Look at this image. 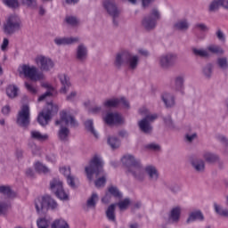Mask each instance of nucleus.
Masks as SVG:
<instances>
[{
	"label": "nucleus",
	"mask_w": 228,
	"mask_h": 228,
	"mask_svg": "<svg viewBox=\"0 0 228 228\" xmlns=\"http://www.w3.org/2000/svg\"><path fill=\"white\" fill-rule=\"evenodd\" d=\"M35 206L37 213H47L49 209L54 210L58 208V203L49 195L36 199Z\"/></svg>",
	"instance_id": "nucleus-4"
},
{
	"label": "nucleus",
	"mask_w": 228,
	"mask_h": 228,
	"mask_svg": "<svg viewBox=\"0 0 228 228\" xmlns=\"http://www.w3.org/2000/svg\"><path fill=\"white\" fill-rule=\"evenodd\" d=\"M20 74H23L25 77H29L32 81H40L42 75L37 73V67L23 64L21 66V70H19Z\"/></svg>",
	"instance_id": "nucleus-12"
},
{
	"label": "nucleus",
	"mask_w": 228,
	"mask_h": 228,
	"mask_svg": "<svg viewBox=\"0 0 228 228\" xmlns=\"http://www.w3.org/2000/svg\"><path fill=\"white\" fill-rule=\"evenodd\" d=\"M50 190L61 200H69V194L63 189V182L60 179H53L50 182Z\"/></svg>",
	"instance_id": "nucleus-8"
},
{
	"label": "nucleus",
	"mask_w": 228,
	"mask_h": 228,
	"mask_svg": "<svg viewBox=\"0 0 228 228\" xmlns=\"http://www.w3.org/2000/svg\"><path fill=\"white\" fill-rule=\"evenodd\" d=\"M99 202V194L97 192H93L92 195L87 199L86 205L83 206L85 211H89L90 209H95L97 208V203Z\"/></svg>",
	"instance_id": "nucleus-21"
},
{
	"label": "nucleus",
	"mask_w": 228,
	"mask_h": 228,
	"mask_svg": "<svg viewBox=\"0 0 228 228\" xmlns=\"http://www.w3.org/2000/svg\"><path fill=\"white\" fill-rule=\"evenodd\" d=\"M217 65L219 68H221L223 70H226L228 69V61L227 57H221L217 59Z\"/></svg>",
	"instance_id": "nucleus-50"
},
{
	"label": "nucleus",
	"mask_w": 228,
	"mask_h": 228,
	"mask_svg": "<svg viewBox=\"0 0 228 228\" xmlns=\"http://www.w3.org/2000/svg\"><path fill=\"white\" fill-rule=\"evenodd\" d=\"M128 56L129 51L118 52L114 59V67L118 69H122L124 63H126Z\"/></svg>",
	"instance_id": "nucleus-15"
},
{
	"label": "nucleus",
	"mask_w": 228,
	"mask_h": 228,
	"mask_svg": "<svg viewBox=\"0 0 228 228\" xmlns=\"http://www.w3.org/2000/svg\"><path fill=\"white\" fill-rule=\"evenodd\" d=\"M146 149L156 151H159L161 149V146H159V144L151 143L146 146Z\"/></svg>",
	"instance_id": "nucleus-62"
},
{
	"label": "nucleus",
	"mask_w": 228,
	"mask_h": 228,
	"mask_svg": "<svg viewBox=\"0 0 228 228\" xmlns=\"http://www.w3.org/2000/svg\"><path fill=\"white\" fill-rule=\"evenodd\" d=\"M183 208L180 206L174 207L169 212V220H171L174 224H177L179 220H181V213Z\"/></svg>",
	"instance_id": "nucleus-29"
},
{
	"label": "nucleus",
	"mask_w": 228,
	"mask_h": 228,
	"mask_svg": "<svg viewBox=\"0 0 228 228\" xmlns=\"http://www.w3.org/2000/svg\"><path fill=\"white\" fill-rule=\"evenodd\" d=\"M69 136H70V129H69L67 126H63V125H61L58 131L59 140L65 143V142H69Z\"/></svg>",
	"instance_id": "nucleus-30"
},
{
	"label": "nucleus",
	"mask_w": 228,
	"mask_h": 228,
	"mask_svg": "<svg viewBox=\"0 0 228 228\" xmlns=\"http://www.w3.org/2000/svg\"><path fill=\"white\" fill-rule=\"evenodd\" d=\"M16 124L20 127H23L24 129H28L29 127V124H31V114L29 111V105H22L21 109L18 112Z\"/></svg>",
	"instance_id": "nucleus-6"
},
{
	"label": "nucleus",
	"mask_w": 228,
	"mask_h": 228,
	"mask_svg": "<svg viewBox=\"0 0 228 228\" xmlns=\"http://www.w3.org/2000/svg\"><path fill=\"white\" fill-rule=\"evenodd\" d=\"M139 114H141L142 117H144L138 122L139 128L144 134H151V133H152V125L151 124L155 120H158V114H151V110L145 107L139 109Z\"/></svg>",
	"instance_id": "nucleus-3"
},
{
	"label": "nucleus",
	"mask_w": 228,
	"mask_h": 228,
	"mask_svg": "<svg viewBox=\"0 0 228 228\" xmlns=\"http://www.w3.org/2000/svg\"><path fill=\"white\" fill-rule=\"evenodd\" d=\"M61 122H64L65 126H69V124L71 127H77L79 126V123H77L76 118L70 114H68L65 110L61 112V119L55 121V126H60Z\"/></svg>",
	"instance_id": "nucleus-14"
},
{
	"label": "nucleus",
	"mask_w": 228,
	"mask_h": 228,
	"mask_svg": "<svg viewBox=\"0 0 228 228\" xmlns=\"http://www.w3.org/2000/svg\"><path fill=\"white\" fill-rule=\"evenodd\" d=\"M67 183L69 184V186H70V188H72V190H77V178H76L74 175H70L69 176H68L66 178Z\"/></svg>",
	"instance_id": "nucleus-48"
},
{
	"label": "nucleus",
	"mask_w": 228,
	"mask_h": 228,
	"mask_svg": "<svg viewBox=\"0 0 228 228\" xmlns=\"http://www.w3.org/2000/svg\"><path fill=\"white\" fill-rule=\"evenodd\" d=\"M85 127L88 133H91L94 136V138H99V134H97V131L94 127V120L92 119H87L85 122Z\"/></svg>",
	"instance_id": "nucleus-36"
},
{
	"label": "nucleus",
	"mask_w": 228,
	"mask_h": 228,
	"mask_svg": "<svg viewBox=\"0 0 228 228\" xmlns=\"http://www.w3.org/2000/svg\"><path fill=\"white\" fill-rule=\"evenodd\" d=\"M166 108H174L175 106V97L170 93H164L161 94Z\"/></svg>",
	"instance_id": "nucleus-27"
},
{
	"label": "nucleus",
	"mask_w": 228,
	"mask_h": 228,
	"mask_svg": "<svg viewBox=\"0 0 228 228\" xmlns=\"http://www.w3.org/2000/svg\"><path fill=\"white\" fill-rule=\"evenodd\" d=\"M164 124L167 126V127H169V129H174V120L172 119V116L167 115L166 117H163Z\"/></svg>",
	"instance_id": "nucleus-51"
},
{
	"label": "nucleus",
	"mask_w": 228,
	"mask_h": 228,
	"mask_svg": "<svg viewBox=\"0 0 228 228\" xmlns=\"http://www.w3.org/2000/svg\"><path fill=\"white\" fill-rule=\"evenodd\" d=\"M216 138V141L220 142V143H222V145L224 147V155L228 156V138L224 134H217Z\"/></svg>",
	"instance_id": "nucleus-38"
},
{
	"label": "nucleus",
	"mask_w": 228,
	"mask_h": 228,
	"mask_svg": "<svg viewBox=\"0 0 228 228\" xmlns=\"http://www.w3.org/2000/svg\"><path fill=\"white\" fill-rule=\"evenodd\" d=\"M77 95V93L76 91H73L67 95L66 100L69 101V102H72L74 99H76Z\"/></svg>",
	"instance_id": "nucleus-64"
},
{
	"label": "nucleus",
	"mask_w": 228,
	"mask_h": 228,
	"mask_svg": "<svg viewBox=\"0 0 228 228\" xmlns=\"http://www.w3.org/2000/svg\"><path fill=\"white\" fill-rule=\"evenodd\" d=\"M76 58L77 61L79 63H85V61L88 60V48L85 45V44H80L77 45Z\"/></svg>",
	"instance_id": "nucleus-16"
},
{
	"label": "nucleus",
	"mask_w": 228,
	"mask_h": 228,
	"mask_svg": "<svg viewBox=\"0 0 228 228\" xmlns=\"http://www.w3.org/2000/svg\"><path fill=\"white\" fill-rule=\"evenodd\" d=\"M50 108L47 109L46 113L42 111L37 117V122L40 126H47L53 113H58V105L53 104V102H48Z\"/></svg>",
	"instance_id": "nucleus-11"
},
{
	"label": "nucleus",
	"mask_w": 228,
	"mask_h": 228,
	"mask_svg": "<svg viewBox=\"0 0 228 228\" xmlns=\"http://www.w3.org/2000/svg\"><path fill=\"white\" fill-rule=\"evenodd\" d=\"M10 208V203L0 201V215H6Z\"/></svg>",
	"instance_id": "nucleus-53"
},
{
	"label": "nucleus",
	"mask_w": 228,
	"mask_h": 228,
	"mask_svg": "<svg viewBox=\"0 0 228 228\" xmlns=\"http://www.w3.org/2000/svg\"><path fill=\"white\" fill-rule=\"evenodd\" d=\"M118 104H120V99L114 98L104 102L103 106H105V108H117Z\"/></svg>",
	"instance_id": "nucleus-43"
},
{
	"label": "nucleus",
	"mask_w": 228,
	"mask_h": 228,
	"mask_svg": "<svg viewBox=\"0 0 228 228\" xmlns=\"http://www.w3.org/2000/svg\"><path fill=\"white\" fill-rule=\"evenodd\" d=\"M103 8L108 13L109 17H111L113 27L118 28L120 24L121 11L118 9L117 4L111 0H106L103 2Z\"/></svg>",
	"instance_id": "nucleus-5"
},
{
	"label": "nucleus",
	"mask_w": 228,
	"mask_h": 228,
	"mask_svg": "<svg viewBox=\"0 0 228 228\" xmlns=\"http://www.w3.org/2000/svg\"><path fill=\"white\" fill-rule=\"evenodd\" d=\"M53 42L56 45H72L79 42V37H55Z\"/></svg>",
	"instance_id": "nucleus-24"
},
{
	"label": "nucleus",
	"mask_w": 228,
	"mask_h": 228,
	"mask_svg": "<svg viewBox=\"0 0 228 228\" xmlns=\"http://www.w3.org/2000/svg\"><path fill=\"white\" fill-rule=\"evenodd\" d=\"M58 77L61 85L60 93L66 94L67 92H69V90L70 89V86H72V84L70 83V77H69V75L67 74H59Z\"/></svg>",
	"instance_id": "nucleus-19"
},
{
	"label": "nucleus",
	"mask_w": 228,
	"mask_h": 228,
	"mask_svg": "<svg viewBox=\"0 0 228 228\" xmlns=\"http://www.w3.org/2000/svg\"><path fill=\"white\" fill-rule=\"evenodd\" d=\"M45 88H47L48 91H46L44 94H42L38 98V102H42V101H45L47 99V97H53V93L54 92V87L51 86L49 84H45Z\"/></svg>",
	"instance_id": "nucleus-40"
},
{
	"label": "nucleus",
	"mask_w": 228,
	"mask_h": 228,
	"mask_svg": "<svg viewBox=\"0 0 228 228\" xmlns=\"http://www.w3.org/2000/svg\"><path fill=\"white\" fill-rule=\"evenodd\" d=\"M167 188H168L170 190V191H172V193H178L181 190V188L179 187V185L174 183H166Z\"/></svg>",
	"instance_id": "nucleus-57"
},
{
	"label": "nucleus",
	"mask_w": 228,
	"mask_h": 228,
	"mask_svg": "<svg viewBox=\"0 0 228 228\" xmlns=\"http://www.w3.org/2000/svg\"><path fill=\"white\" fill-rule=\"evenodd\" d=\"M191 52L194 56H199L200 58H209V53L208 52V50L192 47Z\"/></svg>",
	"instance_id": "nucleus-41"
},
{
	"label": "nucleus",
	"mask_w": 228,
	"mask_h": 228,
	"mask_svg": "<svg viewBox=\"0 0 228 228\" xmlns=\"http://www.w3.org/2000/svg\"><path fill=\"white\" fill-rule=\"evenodd\" d=\"M177 53H167L165 54H162L159 58V65L161 67V69H164L165 70H167V69H171V67H174L175 63H177Z\"/></svg>",
	"instance_id": "nucleus-10"
},
{
	"label": "nucleus",
	"mask_w": 228,
	"mask_h": 228,
	"mask_svg": "<svg viewBox=\"0 0 228 228\" xmlns=\"http://www.w3.org/2000/svg\"><path fill=\"white\" fill-rule=\"evenodd\" d=\"M117 204L118 208H119L120 211H126L127 208H129V204H131V200L129 198H126L124 200H121Z\"/></svg>",
	"instance_id": "nucleus-46"
},
{
	"label": "nucleus",
	"mask_w": 228,
	"mask_h": 228,
	"mask_svg": "<svg viewBox=\"0 0 228 228\" xmlns=\"http://www.w3.org/2000/svg\"><path fill=\"white\" fill-rule=\"evenodd\" d=\"M51 228H70V225H69V223L65 221L63 218L55 219L52 224Z\"/></svg>",
	"instance_id": "nucleus-35"
},
{
	"label": "nucleus",
	"mask_w": 228,
	"mask_h": 228,
	"mask_svg": "<svg viewBox=\"0 0 228 228\" xmlns=\"http://www.w3.org/2000/svg\"><path fill=\"white\" fill-rule=\"evenodd\" d=\"M65 22H67V24H69V26H77V23L79 21L77 20V18L76 16H67L65 19Z\"/></svg>",
	"instance_id": "nucleus-56"
},
{
	"label": "nucleus",
	"mask_w": 228,
	"mask_h": 228,
	"mask_svg": "<svg viewBox=\"0 0 228 228\" xmlns=\"http://www.w3.org/2000/svg\"><path fill=\"white\" fill-rule=\"evenodd\" d=\"M0 193H2V195H4L8 199H15L16 197L15 191L12 190V187H10V185L0 186Z\"/></svg>",
	"instance_id": "nucleus-33"
},
{
	"label": "nucleus",
	"mask_w": 228,
	"mask_h": 228,
	"mask_svg": "<svg viewBox=\"0 0 228 228\" xmlns=\"http://www.w3.org/2000/svg\"><path fill=\"white\" fill-rule=\"evenodd\" d=\"M104 120L106 124L112 126V124H120L122 122V117L117 112H109L106 114Z\"/></svg>",
	"instance_id": "nucleus-25"
},
{
	"label": "nucleus",
	"mask_w": 228,
	"mask_h": 228,
	"mask_svg": "<svg viewBox=\"0 0 228 228\" xmlns=\"http://www.w3.org/2000/svg\"><path fill=\"white\" fill-rule=\"evenodd\" d=\"M214 209L217 215L220 216H226L228 218V209H224L220 205L217 203H214Z\"/></svg>",
	"instance_id": "nucleus-44"
},
{
	"label": "nucleus",
	"mask_w": 228,
	"mask_h": 228,
	"mask_svg": "<svg viewBox=\"0 0 228 228\" xmlns=\"http://www.w3.org/2000/svg\"><path fill=\"white\" fill-rule=\"evenodd\" d=\"M117 211V204H110L106 211V218L109 220V222H112V224H117V214L115 213Z\"/></svg>",
	"instance_id": "nucleus-26"
},
{
	"label": "nucleus",
	"mask_w": 228,
	"mask_h": 228,
	"mask_svg": "<svg viewBox=\"0 0 228 228\" xmlns=\"http://www.w3.org/2000/svg\"><path fill=\"white\" fill-rule=\"evenodd\" d=\"M37 225L38 228H49V221L45 217L37 220Z\"/></svg>",
	"instance_id": "nucleus-52"
},
{
	"label": "nucleus",
	"mask_w": 228,
	"mask_h": 228,
	"mask_svg": "<svg viewBox=\"0 0 228 228\" xmlns=\"http://www.w3.org/2000/svg\"><path fill=\"white\" fill-rule=\"evenodd\" d=\"M220 8L228 10V0H212L208 5V12H218Z\"/></svg>",
	"instance_id": "nucleus-18"
},
{
	"label": "nucleus",
	"mask_w": 228,
	"mask_h": 228,
	"mask_svg": "<svg viewBox=\"0 0 228 228\" xmlns=\"http://www.w3.org/2000/svg\"><path fill=\"white\" fill-rule=\"evenodd\" d=\"M204 222V214L200 210H195L189 214L188 218L186 219V224H191L192 222Z\"/></svg>",
	"instance_id": "nucleus-28"
},
{
	"label": "nucleus",
	"mask_w": 228,
	"mask_h": 228,
	"mask_svg": "<svg viewBox=\"0 0 228 228\" xmlns=\"http://www.w3.org/2000/svg\"><path fill=\"white\" fill-rule=\"evenodd\" d=\"M35 168L38 174H48L49 172V168L40 162L36 163Z\"/></svg>",
	"instance_id": "nucleus-49"
},
{
	"label": "nucleus",
	"mask_w": 228,
	"mask_h": 228,
	"mask_svg": "<svg viewBox=\"0 0 228 228\" xmlns=\"http://www.w3.org/2000/svg\"><path fill=\"white\" fill-rule=\"evenodd\" d=\"M195 28H197V29H200V31H209V28H208L207 25L204 23H197L195 25Z\"/></svg>",
	"instance_id": "nucleus-60"
},
{
	"label": "nucleus",
	"mask_w": 228,
	"mask_h": 228,
	"mask_svg": "<svg viewBox=\"0 0 228 228\" xmlns=\"http://www.w3.org/2000/svg\"><path fill=\"white\" fill-rule=\"evenodd\" d=\"M25 88H27V90L28 92H30V94H33V95H35L37 94V89L34 88L29 83L25 82Z\"/></svg>",
	"instance_id": "nucleus-63"
},
{
	"label": "nucleus",
	"mask_w": 228,
	"mask_h": 228,
	"mask_svg": "<svg viewBox=\"0 0 228 228\" xmlns=\"http://www.w3.org/2000/svg\"><path fill=\"white\" fill-rule=\"evenodd\" d=\"M19 29H20V19L16 15L9 16L4 24V32L5 35H13Z\"/></svg>",
	"instance_id": "nucleus-9"
},
{
	"label": "nucleus",
	"mask_w": 228,
	"mask_h": 228,
	"mask_svg": "<svg viewBox=\"0 0 228 228\" xmlns=\"http://www.w3.org/2000/svg\"><path fill=\"white\" fill-rule=\"evenodd\" d=\"M191 167H192L196 174H204L206 172V161L202 159H194L191 161Z\"/></svg>",
	"instance_id": "nucleus-22"
},
{
	"label": "nucleus",
	"mask_w": 228,
	"mask_h": 228,
	"mask_svg": "<svg viewBox=\"0 0 228 228\" xmlns=\"http://www.w3.org/2000/svg\"><path fill=\"white\" fill-rule=\"evenodd\" d=\"M60 172L61 174H62L63 175H65L66 179L70 176V167H61L60 169Z\"/></svg>",
	"instance_id": "nucleus-59"
},
{
	"label": "nucleus",
	"mask_w": 228,
	"mask_h": 228,
	"mask_svg": "<svg viewBox=\"0 0 228 228\" xmlns=\"http://www.w3.org/2000/svg\"><path fill=\"white\" fill-rule=\"evenodd\" d=\"M144 172L148 175L149 181L151 183H156L159 179V171H158V168L154 166H146Z\"/></svg>",
	"instance_id": "nucleus-20"
},
{
	"label": "nucleus",
	"mask_w": 228,
	"mask_h": 228,
	"mask_svg": "<svg viewBox=\"0 0 228 228\" xmlns=\"http://www.w3.org/2000/svg\"><path fill=\"white\" fill-rule=\"evenodd\" d=\"M214 69L215 66L211 62H208L202 67L201 74L205 77V79H211V77H213Z\"/></svg>",
	"instance_id": "nucleus-31"
},
{
	"label": "nucleus",
	"mask_w": 228,
	"mask_h": 228,
	"mask_svg": "<svg viewBox=\"0 0 228 228\" xmlns=\"http://www.w3.org/2000/svg\"><path fill=\"white\" fill-rule=\"evenodd\" d=\"M119 104H122L126 110H129V108H131V106L129 105V101H127V99H126L125 97H121L119 99Z\"/></svg>",
	"instance_id": "nucleus-61"
},
{
	"label": "nucleus",
	"mask_w": 228,
	"mask_h": 228,
	"mask_svg": "<svg viewBox=\"0 0 228 228\" xmlns=\"http://www.w3.org/2000/svg\"><path fill=\"white\" fill-rule=\"evenodd\" d=\"M175 29H178L179 31H186L188 28H190V24H188V21L186 20L178 21L175 24Z\"/></svg>",
	"instance_id": "nucleus-45"
},
{
	"label": "nucleus",
	"mask_w": 228,
	"mask_h": 228,
	"mask_svg": "<svg viewBox=\"0 0 228 228\" xmlns=\"http://www.w3.org/2000/svg\"><path fill=\"white\" fill-rule=\"evenodd\" d=\"M207 49L209 53H212V54H224V50L218 45H208Z\"/></svg>",
	"instance_id": "nucleus-47"
},
{
	"label": "nucleus",
	"mask_w": 228,
	"mask_h": 228,
	"mask_svg": "<svg viewBox=\"0 0 228 228\" xmlns=\"http://www.w3.org/2000/svg\"><path fill=\"white\" fill-rule=\"evenodd\" d=\"M159 19H161V14L158 9L154 8L151 10L150 15L142 19V26L147 31H152L158 26V20Z\"/></svg>",
	"instance_id": "nucleus-7"
},
{
	"label": "nucleus",
	"mask_w": 228,
	"mask_h": 228,
	"mask_svg": "<svg viewBox=\"0 0 228 228\" xmlns=\"http://www.w3.org/2000/svg\"><path fill=\"white\" fill-rule=\"evenodd\" d=\"M108 144L113 150L118 149L120 147V140L115 136L108 137Z\"/></svg>",
	"instance_id": "nucleus-42"
},
{
	"label": "nucleus",
	"mask_w": 228,
	"mask_h": 228,
	"mask_svg": "<svg viewBox=\"0 0 228 228\" xmlns=\"http://www.w3.org/2000/svg\"><path fill=\"white\" fill-rule=\"evenodd\" d=\"M108 191L112 197H114V199H118L120 200L124 197V195L122 194V192H120V190H118V187L117 186L110 185V187H108Z\"/></svg>",
	"instance_id": "nucleus-37"
},
{
	"label": "nucleus",
	"mask_w": 228,
	"mask_h": 228,
	"mask_svg": "<svg viewBox=\"0 0 228 228\" xmlns=\"http://www.w3.org/2000/svg\"><path fill=\"white\" fill-rule=\"evenodd\" d=\"M87 179L94 181V175L99 177L94 181L96 188L106 186V173H104V161L99 155H95L89 162V166L85 168Z\"/></svg>",
	"instance_id": "nucleus-1"
},
{
	"label": "nucleus",
	"mask_w": 228,
	"mask_h": 228,
	"mask_svg": "<svg viewBox=\"0 0 228 228\" xmlns=\"http://www.w3.org/2000/svg\"><path fill=\"white\" fill-rule=\"evenodd\" d=\"M122 163L127 167L128 174H131L134 181L143 183L145 181V167L142 165V161L135 159L133 155H126L122 159Z\"/></svg>",
	"instance_id": "nucleus-2"
},
{
	"label": "nucleus",
	"mask_w": 228,
	"mask_h": 228,
	"mask_svg": "<svg viewBox=\"0 0 228 228\" xmlns=\"http://www.w3.org/2000/svg\"><path fill=\"white\" fill-rule=\"evenodd\" d=\"M172 88L175 92H180L181 94H184V75H176L173 78Z\"/></svg>",
	"instance_id": "nucleus-17"
},
{
	"label": "nucleus",
	"mask_w": 228,
	"mask_h": 228,
	"mask_svg": "<svg viewBox=\"0 0 228 228\" xmlns=\"http://www.w3.org/2000/svg\"><path fill=\"white\" fill-rule=\"evenodd\" d=\"M36 62L43 72H49V70L54 69V61L49 57L40 55L36 58Z\"/></svg>",
	"instance_id": "nucleus-13"
},
{
	"label": "nucleus",
	"mask_w": 228,
	"mask_h": 228,
	"mask_svg": "<svg viewBox=\"0 0 228 228\" xmlns=\"http://www.w3.org/2000/svg\"><path fill=\"white\" fill-rule=\"evenodd\" d=\"M111 194L110 193V191H108L105 194V196L102 199V202L103 204H110V202H111Z\"/></svg>",
	"instance_id": "nucleus-58"
},
{
	"label": "nucleus",
	"mask_w": 228,
	"mask_h": 228,
	"mask_svg": "<svg viewBox=\"0 0 228 228\" xmlns=\"http://www.w3.org/2000/svg\"><path fill=\"white\" fill-rule=\"evenodd\" d=\"M140 57H138V55H133L130 52H128V57H126V62L128 70H136V69H138Z\"/></svg>",
	"instance_id": "nucleus-23"
},
{
	"label": "nucleus",
	"mask_w": 228,
	"mask_h": 228,
	"mask_svg": "<svg viewBox=\"0 0 228 228\" xmlns=\"http://www.w3.org/2000/svg\"><path fill=\"white\" fill-rule=\"evenodd\" d=\"M21 3L24 6H28V8H31L32 10L37 8V0H21Z\"/></svg>",
	"instance_id": "nucleus-55"
},
{
	"label": "nucleus",
	"mask_w": 228,
	"mask_h": 228,
	"mask_svg": "<svg viewBox=\"0 0 228 228\" xmlns=\"http://www.w3.org/2000/svg\"><path fill=\"white\" fill-rule=\"evenodd\" d=\"M4 4L9 8H19L18 0H3Z\"/></svg>",
	"instance_id": "nucleus-54"
},
{
	"label": "nucleus",
	"mask_w": 228,
	"mask_h": 228,
	"mask_svg": "<svg viewBox=\"0 0 228 228\" xmlns=\"http://www.w3.org/2000/svg\"><path fill=\"white\" fill-rule=\"evenodd\" d=\"M30 138H32V140H37V142H45V140L49 138V135L42 134V133L37 130H32L30 132Z\"/></svg>",
	"instance_id": "nucleus-34"
},
{
	"label": "nucleus",
	"mask_w": 228,
	"mask_h": 228,
	"mask_svg": "<svg viewBox=\"0 0 228 228\" xmlns=\"http://www.w3.org/2000/svg\"><path fill=\"white\" fill-rule=\"evenodd\" d=\"M220 156H218V154L216 153H213L211 151H205L203 153V159L207 163H216V161H218Z\"/></svg>",
	"instance_id": "nucleus-32"
},
{
	"label": "nucleus",
	"mask_w": 228,
	"mask_h": 228,
	"mask_svg": "<svg viewBox=\"0 0 228 228\" xmlns=\"http://www.w3.org/2000/svg\"><path fill=\"white\" fill-rule=\"evenodd\" d=\"M18 93H19V87H17V86L10 85L6 88V94L10 99H15V97L19 95Z\"/></svg>",
	"instance_id": "nucleus-39"
}]
</instances>
